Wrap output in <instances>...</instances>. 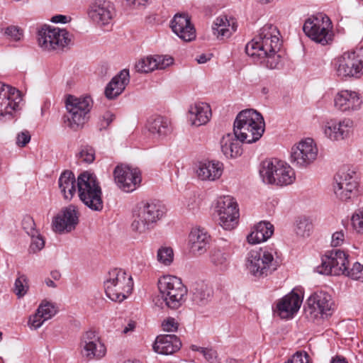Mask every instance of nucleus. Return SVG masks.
<instances>
[{
  "label": "nucleus",
  "instance_id": "ea45409f",
  "mask_svg": "<svg viewBox=\"0 0 363 363\" xmlns=\"http://www.w3.org/2000/svg\"><path fill=\"white\" fill-rule=\"evenodd\" d=\"M210 259L216 267L224 270L228 264L229 255L220 249H214L211 252Z\"/></svg>",
  "mask_w": 363,
  "mask_h": 363
},
{
  "label": "nucleus",
  "instance_id": "58836bf2",
  "mask_svg": "<svg viewBox=\"0 0 363 363\" xmlns=\"http://www.w3.org/2000/svg\"><path fill=\"white\" fill-rule=\"evenodd\" d=\"M278 51L267 52L265 55H255L261 60V64L269 69H277L281 64V57L277 53Z\"/></svg>",
  "mask_w": 363,
  "mask_h": 363
},
{
  "label": "nucleus",
  "instance_id": "3c124183",
  "mask_svg": "<svg viewBox=\"0 0 363 363\" xmlns=\"http://www.w3.org/2000/svg\"><path fill=\"white\" fill-rule=\"evenodd\" d=\"M285 363H311L308 354L305 351H298Z\"/></svg>",
  "mask_w": 363,
  "mask_h": 363
},
{
  "label": "nucleus",
  "instance_id": "a19ab883",
  "mask_svg": "<svg viewBox=\"0 0 363 363\" xmlns=\"http://www.w3.org/2000/svg\"><path fill=\"white\" fill-rule=\"evenodd\" d=\"M154 56L141 58L135 65V70L140 73H149L156 69L157 67Z\"/></svg>",
  "mask_w": 363,
  "mask_h": 363
},
{
  "label": "nucleus",
  "instance_id": "774afa93",
  "mask_svg": "<svg viewBox=\"0 0 363 363\" xmlns=\"http://www.w3.org/2000/svg\"><path fill=\"white\" fill-rule=\"evenodd\" d=\"M45 284L49 287H52V288H55L56 287L55 283L52 280H51L50 279H45Z\"/></svg>",
  "mask_w": 363,
  "mask_h": 363
},
{
  "label": "nucleus",
  "instance_id": "de8ad7c7",
  "mask_svg": "<svg viewBox=\"0 0 363 363\" xmlns=\"http://www.w3.org/2000/svg\"><path fill=\"white\" fill-rule=\"evenodd\" d=\"M191 349L194 351L200 352L203 355L205 359L210 363H218L217 353L212 349L200 347L196 345H192Z\"/></svg>",
  "mask_w": 363,
  "mask_h": 363
},
{
  "label": "nucleus",
  "instance_id": "dca6fc26",
  "mask_svg": "<svg viewBox=\"0 0 363 363\" xmlns=\"http://www.w3.org/2000/svg\"><path fill=\"white\" fill-rule=\"evenodd\" d=\"M333 302L331 296L324 291H316L311 294L307 300L305 313L307 317L315 318L318 315L328 317L333 311Z\"/></svg>",
  "mask_w": 363,
  "mask_h": 363
},
{
  "label": "nucleus",
  "instance_id": "bb28decb",
  "mask_svg": "<svg viewBox=\"0 0 363 363\" xmlns=\"http://www.w3.org/2000/svg\"><path fill=\"white\" fill-rule=\"evenodd\" d=\"M211 117V109L208 104L197 102L190 106L188 118L192 125L206 124Z\"/></svg>",
  "mask_w": 363,
  "mask_h": 363
},
{
  "label": "nucleus",
  "instance_id": "39448f33",
  "mask_svg": "<svg viewBox=\"0 0 363 363\" xmlns=\"http://www.w3.org/2000/svg\"><path fill=\"white\" fill-rule=\"evenodd\" d=\"M259 174L264 183L278 186L291 184L296 178L294 170L290 165L277 158L263 161Z\"/></svg>",
  "mask_w": 363,
  "mask_h": 363
},
{
  "label": "nucleus",
  "instance_id": "13d9d810",
  "mask_svg": "<svg viewBox=\"0 0 363 363\" xmlns=\"http://www.w3.org/2000/svg\"><path fill=\"white\" fill-rule=\"evenodd\" d=\"M345 241V233L343 230L335 232L332 235L331 245L333 247L340 246Z\"/></svg>",
  "mask_w": 363,
  "mask_h": 363
},
{
  "label": "nucleus",
  "instance_id": "49530a36",
  "mask_svg": "<svg viewBox=\"0 0 363 363\" xmlns=\"http://www.w3.org/2000/svg\"><path fill=\"white\" fill-rule=\"evenodd\" d=\"M345 276L350 277L354 280H359L363 282V265L359 262H355L351 269L349 268L348 265L346 267L345 273L343 274Z\"/></svg>",
  "mask_w": 363,
  "mask_h": 363
},
{
  "label": "nucleus",
  "instance_id": "423d86ee",
  "mask_svg": "<svg viewBox=\"0 0 363 363\" xmlns=\"http://www.w3.org/2000/svg\"><path fill=\"white\" fill-rule=\"evenodd\" d=\"M279 31L272 24H266L260 28L259 33L245 46L247 55H265L267 52L279 51L281 45Z\"/></svg>",
  "mask_w": 363,
  "mask_h": 363
},
{
  "label": "nucleus",
  "instance_id": "6ab92c4d",
  "mask_svg": "<svg viewBox=\"0 0 363 363\" xmlns=\"http://www.w3.org/2000/svg\"><path fill=\"white\" fill-rule=\"evenodd\" d=\"M21 92L14 87L0 84V117L9 115L20 108L22 101Z\"/></svg>",
  "mask_w": 363,
  "mask_h": 363
},
{
  "label": "nucleus",
  "instance_id": "f03ea898",
  "mask_svg": "<svg viewBox=\"0 0 363 363\" xmlns=\"http://www.w3.org/2000/svg\"><path fill=\"white\" fill-rule=\"evenodd\" d=\"M164 213L163 207L160 204L147 202L138 203L133 211L130 226L131 232L137 236L147 234Z\"/></svg>",
  "mask_w": 363,
  "mask_h": 363
},
{
  "label": "nucleus",
  "instance_id": "9b49d317",
  "mask_svg": "<svg viewBox=\"0 0 363 363\" xmlns=\"http://www.w3.org/2000/svg\"><path fill=\"white\" fill-rule=\"evenodd\" d=\"M357 182L356 172L347 167L340 169L334 177L333 190L342 201H347L356 195Z\"/></svg>",
  "mask_w": 363,
  "mask_h": 363
},
{
  "label": "nucleus",
  "instance_id": "79ce46f5",
  "mask_svg": "<svg viewBox=\"0 0 363 363\" xmlns=\"http://www.w3.org/2000/svg\"><path fill=\"white\" fill-rule=\"evenodd\" d=\"M53 34H55V38L52 40L55 43V49L65 47L71 40L69 33L65 29L53 28Z\"/></svg>",
  "mask_w": 363,
  "mask_h": 363
},
{
  "label": "nucleus",
  "instance_id": "c85d7f7f",
  "mask_svg": "<svg viewBox=\"0 0 363 363\" xmlns=\"http://www.w3.org/2000/svg\"><path fill=\"white\" fill-rule=\"evenodd\" d=\"M210 236L203 229H192L189 235L190 250L194 255H202L209 245Z\"/></svg>",
  "mask_w": 363,
  "mask_h": 363
},
{
  "label": "nucleus",
  "instance_id": "a878e982",
  "mask_svg": "<svg viewBox=\"0 0 363 363\" xmlns=\"http://www.w3.org/2000/svg\"><path fill=\"white\" fill-rule=\"evenodd\" d=\"M182 346V342L175 335H161L157 337L153 350L161 354H172L178 351Z\"/></svg>",
  "mask_w": 363,
  "mask_h": 363
},
{
  "label": "nucleus",
  "instance_id": "a18cd8bd",
  "mask_svg": "<svg viewBox=\"0 0 363 363\" xmlns=\"http://www.w3.org/2000/svg\"><path fill=\"white\" fill-rule=\"evenodd\" d=\"M157 260L160 263L168 266L174 259L173 250L169 247H162L157 251Z\"/></svg>",
  "mask_w": 363,
  "mask_h": 363
},
{
  "label": "nucleus",
  "instance_id": "c756f323",
  "mask_svg": "<svg viewBox=\"0 0 363 363\" xmlns=\"http://www.w3.org/2000/svg\"><path fill=\"white\" fill-rule=\"evenodd\" d=\"M223 172V165L218 161L200 162L196 174L201 180L215 181L219 179Z\"/></svg>",
  "mask_w": 363,
  "mask_h": 363
},
{
  "label": "nucleus",
  "instance_id": "e433bc0d",
  "mask_svg": "<svg viewBox=\"0 0 363 363\" xmlns=\"http://www.w3.org/2000/svg\"><path fill=\"white\" fill-rule=\"evenodd\" d=\"M55 34H53V28L50 26H45L38 31V44L45 50H55V43H53Z\"/></svg>",
  "mask_w": 363,
  "mask_h": 363
},
{
  "label": "nucleus",
  "instance_id": "9d476101",
  "mask_svg": "<svg viewBox=\"0 0 363 363\" xmlns=\"http://www.w3.org/2000/svg\"><path fill=\"white\" fill-rule=\"evenodd\" d=\"M330 20L325 16L320 15L307 19L303 26L306 35L313 41L323 45L333 41V34L330 30Z\"/></svg>",
  "mask_w": 363,
  "mask_h": 363
},
{
  "label": "nucleus",
  "instance_id": "cd10ccee",
  "mask_svg": "<svg viewBox=\"0 0 363 363\" xmlns=\"http://www.w3.org/2000/svg\"><path fill=\"white\" fill-rule=\"evenodd\" d=\"M130 82L129 71L121 70L107 84L105 89V95L108 99H113L118 96L125 89Z\"/></svg>",
  "mask_w": 363,
  "mask_h": 363
},
{
  "label": "nucleus",
  "instance_id": "c9c22d12",
  "mask_svg": "<svg viewBox=\"0 0 363 363\" xmlns=\"http://www.w3.org/2000/svg\"><path fill=\"white\" fill-rule=\"evenodd\" d=\"M191 300L194 304L199 306H206L212 298L213 290L207 285L196 284L191 289Z\"/></svg>",
  "mask_w": 363,
  "mask_h": 363
},
{
  "label": "nucleus",
  "instance_id": "aec40b11",
  "mask_svg": "<svg viewBox=\"0 0 363 363\" xmlns=\"http://www.w3.org/2000/svg\"><path fill=\"white\" fill-rule=\"evenodd\" d=\"M354 129V123L350 118L327 121L323 126L324 134L331 140L338 141L349 138Z\"/></svg>",
  "mask_w": 363,
  "mask_h": 363
},
{
  "label": "nucleus",
  "instance_id": "4468645a",
  "mask_svg": "<svg viewBox=\"0 0 363 363\" xmlns=\"http://www.w3.org/2000/svg\"><path fill=\"white\" fill-rule=\"evenodd\" d=\"M335 69L337 75L342 79L359 77L363 70L362 58L354 52H345L336 59Z\"/></svg>",
  "mask_w": 363,
  "mask_h": 363
},
{
  "label": "nucleus",
  "instance_id": "680f3d73",
  "mask_svg": "<svg viewBox=\"0 0 363 363\" xmlns=\"http://www.w3.org/2000/svg\"><path fill=\"white\" fill-rule=\"evenodd\" d=\"M51 21H52V22L56 23H65L67 22V16H64V15H56L52 18Z\"/></svg>",
  "mask_w": 363,
  "mask_h": 363
},
{
  "label": "nucleus",
  "instance_id": "37998d69",
  "mask_svg": "<svg viewBox=\"0 0 363 363\" xmlns=\"http://www.w3.org/2000/svg\"><path fill=\"white\" fill-rule=\"evenodd\" d=\"M312 228L311 223L305 217L298 218L296 220L295 232L301 237L308 236Z\"/></svg>",
  "mask_w": 363,
  "mask_h": 363
},
{
  "label": "nucleus",
  "instance_id": "72a5a7b5",
  "mask_svg": "<svg viewBox=\"0 0 363 363\" xmlns=\"http://www.w3.org/2000/svg\"><path fill=\"white\" fill-rule=\"evenodd\" d=\"M240 140L235 133H228L223 136L220 140L221 151L228 158H235L242 154Z\"/></svg>",
  "mask_w": 363,
  "mask_h": 363
},
{
  "label": "nucleus",
  "instance_id": "6e6d98bb",
  "mask_svg": "<svg viewBox=\"0 0 363 363\" xmlns=\"http://www.w3.org/2000/svg\"><path fill=\"white\" fill-rule=\"evenodd\" d=\"M30 140V135L28 131L24 130L18 133L16 137V145L19 147H25Z\"/></svg>",
  "mask_w": 363,
  "mask_h": 363
},
{
  "label": "nucleus",
  "instance_id": "c03bdc74",
  "mask_svg": "<svg viewBox=\"0 0 363 363\" xmlns=\"http://www.w3.org/2000/svg\"><path fill=\"white\" fill-rule=\"evenodd\" d=\"M28 279L26 275H20L15 281L13 291L18 298L23 297L28 290Z\"/></svg>",
  "mask_w": 363,
  "mask_h": 363
},
{
  "label": "nucleus",
  "instance_id": "7c9ffc66",
  "mask_svg": "<svg viewBox=\"0 0 363 363\" xmlns=\"http://www.w3.org/2000/svg\"><path fill=\"white\" fill-rule=\"evenodd\" d=\"M236 27L233 18H228L227 16L221 15L214 21L212 29L213 35H216L218 38L223 39L229 38L235 31Z\"/></svg>",
  "mask_w": 363,
  "mask_h": 363
},
{
  "label": "nucleus",
  "instance_id": "1a4fd4ad",
  "mask_svg": "<svg viewBox=\"0 0 363 363\" xmlns=\"http://www.w3.org/2000/svg\"><path fill=\"white\" fill-rule=\"evenodd\" d=\"M246 266L250 273L255 277H265L275 272L279 264L272 251L252 250L248 253Z\"/></svg>",
  "mask_w": 363,
  "mask_h": 363
},
{
  "label": "nucleus",
  "instance_id": "ddd939ff",
  "mask_svg": "<svg viewBox=\"0 0 363 363\" xmlns=\"http://www.w3.org/2000/svg\"><path fill=\"white\" fill-rule=\"evenodd\" d=\"M347 265L348 255L340 250H333L323 257L317 272L321 274L339 276L345 273Z\"/></svg>",
  "mask_w": 363,
  "mask_h": 363
},
{
  "label": "nucleus",
  "instance_id": "393cba45",
  "mask_svg": "<svg viewBox=\"0 0 363 363\" xmlns=\"http://www.w3.org/2000/svg\"><path fill=\"white\" fill-rule=\"evenodd\" d=\"M302 299L294 291L284 296L277 304V310L281 318H291L301 307Z\"/></svg>",
  "mask_w": 363,
  "mask_h": 363
},
{
  "label": "nucleus",
  "instance_id": "6e6552de",
  "mask_svg": "<svg viewBox=\"0 0 363 363\" xmlns=\"http://www.w3.org/2000/svg\"><path fill=\"white\" fill-rule=\"evenodd\" d=\"M104 289L108 298L113 301L121 302L132 293L133 278L121 269H113L108 272Z\"/></svg>",
  "mask_w": 363,
  "mask_h": 363
},
{
  "label": "nucleus",
  "instance_id": "8fccbe9b",
  "mask_svg": "<svg viewBox=\"0 0 363 363\" xmlns=\"http://www.w3.org/2000/svg\"><path fill=\"white\" fill-rule=\"evenodd\" d=\"M78 157L85 162L91 163L95 159V151L90 146L83 147L78 153Z\"/></svg>",
  "mask_w": 363,
  "mask_h": 363
},
{
  "label": "nucleus",
  "instance_id": "338daca9",
  "mask_svg": "<svg viewBox=\"0 0 363 363\" xmlns=\"http://www.w3.org/2000/svg\"><path fill=\"white\" fill-rule=\"evenodd\" d=\"M210 59H211L210 56L208 57L205 54H202L199 56V57L197 58L196 60H197L198 63L203 64V63H206L207 61H208Z\"/></svg>",
  "mask_w": 363,
  "mask_h": 363
},
{
  "label": "nucleus",
  "instance_id": "5701e85b",
  "mask_svg": "<svg viewBox=\"0 0 363 363\" xmlns=\"http://www.w3.org/2000/svg\"><path fill=\"white\" fill-rule=\"evenodd\" d=\"M172 31L182 40L190 42L196 38V30L186 14L177 13L171 21Z\"/></svg>",
  "mask_w": 363,
  "mask_h": 363
},
{
  "label": "nucleus",
  "instance_id": "864d4df0",
  "mask_svg": "<svg viewBox=\"0 0 363 363\" xmlns=\"http://www.w3.org/2000/svg\"><path fill=\"white\" fill-rule=\"evenodd\" d=\"M5 33L15 41L19 40L23 36V30L16 26L7 27Z\"/></svg>",
  "mask_w": 363,
  "mask_h": 363
},
{
  "label": "nucleus",
  "instance_id": "09e8293b",
  "mask_svg": "<svg viewBox=\"0 0 363 363\" xmlns=\"http://www.w3.org/2000/svg\"><path fill=\"white\" fill-rule=\"evenodd\" d=\"M37 312L41 315V317L44 318L45 320L51 318L55 314V307L50 303H41L38 308L37 309Z\"/></svg>",
  "mask_w": 363,
  "mask_h": 363
},
{
  "label": "nucleus",
  "instance_id": "2f4dec72",
  "mask_svg": "<svg viewBox=\"0 0 363 363\" xmlns=\"http://www.w3.org/2000/svg\"><path fill=\"white\" fill-rule=\"evenodd\" d=\"M149 132L155 137L163 138L172 132L169 121L161 116H155L149 118L147 123Z\"/></svg>",
  "mask_w": 363,
  "mask_h": 363
},
{
  "label": "nucleus",
  "instance_id": "0eeeda50",
  "mask_svg": "<svg viewBox=\"0 0 363 363\" xmlns=\"http://www.w3.org/2000/svg\"><path fill=\"white\" fill-rule=\"evenodd\" d=\"M158 289L164 305L172 309L179 308L185 301L187 289L180 279L174 276H163L159 279Z\"/></svg>",
  "mask_w": 363,
  "mask_h": 363
},
{
  "label": "nucleus",
  "instance_id": "b1692460",
  "mask_svg": "<svg viewBox=\"0 0 363 363\" xmlns=\"http://www.w3.org/2000/svg\"><path fill=\"white\" fill-rule=\"evenodd\" d=\"M334 101L335 107L341 111H357L362 104L359 93L347 89L339 91Z\"/></svg>",
  "mask_w": 363,
  "mask_h": 363
},
{
  "label": "nucleus",
  "instance_id": "e2e57ef3",
  "mask_svg": "<svg viewBox=\"0 0 363 363\" xmlns=\"http://www.w3.org/2000/svg\"><path fill=\"white\" fill-rule=\"evenodd\" d=\"M330 363H348L347 359L342 355L333 357Z\"/></svg>",
  "mask_w": 363,
  "mask_h": 363
},
{
  "label": "nucleus",
  "instance_id": "20e7f679",
  "mask_svg": "<svg viewBox=\"0 0 363 363\" xmlns=\"http://www.w3.org/2000/svg\"><path fill=\"white\" fill-rule=\"evenodd\" d=\"M67 125L74 130L82 128L89 119V113L93 107V100L89 96L79 97L67 96L65 101Z\"/></svg>",
  "mask_w": 363,
  "mask_h": 363
},
{
  "label": "nucleus",
  "instance_id": "412c9836",
  "mask_svg": "<svg viewBox=\"0 0 363 363\" xmlns=\"http://www.w3.org/2000/svg\"><path fill=\"white\" fill-rule=\"evenodd\" d=\"M79 223V213L76 206L69 205L59 213L52 220L55 232H71Z\"/></svg>",
  "mask_w": 363,
  "mask_h": 363
},
{
  "label": "nucleus",
  "instance_id": "f704fd0d",
  "mask_svg": "<svg viewBox=\"0 0 363 363\" xmlns=\"http://www.w3.org/2000/svg\"><path fill=\"white\" fill-rule=\"evenodd\" d=\"M59 187L65 199L71 200L76 193L77 179L71 171L63 172L58 180Z\"/></svg>",
  "mask_w": 363,
  "mask_h": 363
},
{
  "label": "nucleus",
  "instance_id": "603ef678",
  "mask_svg": "<svg viewBox=\"0 0 363 363\" xmlns=\"http://www.w3.org/2000/svg\"><path fill=\"white\" fill-rule=\"evenodd\" d=\"M154 57L157 63L156 69H164L174 62L173 58L169 56L155 55Z\"/></svg>",
  "mask_w": 363,
  "mask_h": 363
},
{
  "label": "nucleus",
  "instance_id": "4be33fe9",
  "mask_svg": "<svg viewBox=\"0 0 363 363\" xmlns=\"http://www.w3.org/2000/svg\"><path fill=\"white\" fill-rule=\"evenodd\" d=\"M115 15L113 4L106 0H95L89 6V17L99 25L109 24Z\"/></svg>",
  "mask_w": 363,
  "mask_h": 363
},
{
  "label": "nucleus",
  "instance_id": "f8f14e48",
  "mask_svg": "<svg viewBox=\"0 0 363 363\" xmlns=\"http://www.w3.org/2000/svg\"><path fill=\"white\" fill-rule=\"evenodd\" d=\"M318 152L313 140L306 138L292 147L290 161L296 167L306 168L316 160Z\"/></svg>",
  "mask_w": 363,
  "mask_h": 363
},
{
  "label": "nucleus",
  "instance_id": "f3484780",
  "mask_svg": "<svg viewBox=\"0 0 363 363\" xmlns=\"http://www.w3.org/2000/svg\"><path fill=\"white\" fill-rule=\"evenodd\" d=\"M79 347L82 357L89 360L101 359L106 352L104 344L93 330L86 331L82 335Z\"/></svg>",
  "mask_w": 363,
  "mask_h": 363
},
{
  "label": "nucleus",
  "instance_id": "f257e3e1",
  "mask_svg": "<svg viewBox=\"0 0 363 363\" xmlns=\"http://www.w3.org/2000/svg\"><path fill=\"white\" fill-rule=\"evenodd\" d=\"M265 130L262 114L254 109L240 111L234 121L233 132L242 143H252L259 140Z\"/></svg>",
  "mask_w": 363,
  "mask_h": 363
},
{
  "label": "nucleus",
  "instance_id": "052dcab7",
  "mask_svg": "<svg viewBox=\"0 0 363 363\" xmlns=\"http://www.w3.org/2000/svg\"><path fill=\"white\" fill-rule=\"evenodd\" d=\"M352 224L353 228L359 233L363 232V219H361V216L358 213H355L352 216Z\"/></svg>",
  "mask_w": 363,
  "mask_h": 363
},
{
  "label": "nucleus",
  "instance_id": "4c0bfd02",
  "mask_svg": "<svg viewBox=\"0 0 363 363\" xmlns=\"http://www.w3.org/2000/svg\"><path fill=\"white\" fill-rule=\"evenodd\" d=\"M26 223L30 224L32 230V232H28V234L30 235L32 238V241L30 246V250L33 252H38L44 247L45 241L40 235H38V232L34 229L33 226L35 223L33 218L30 217L26 218L24 220V225Z\"/></svg>",
  "mask_w": 363,
  "mask_h": 363
},
{
  "label": "nucleus",
  "instance_id": "69168bd1",
  "mask_svg": "<svg viewBox=\"0 0 363 363\" xmlns=\"http://www.w3.org/2000/svg\"><path fill=\"white\" fill-rule=\"evenodd\" d=\"M125 1L129 4L137 5V6L145 5L148 1V0H125Z\"/></svg>",
  "mask_w": 363,
  "mask_h": 363
},
{
  "label": "nucleus",
  "instance_id": "a211bd4d",
  "mask_svg": "<svg viewBox=\"0 0 363 363\" xmlns=\"http://www.w3.org/2000/svg\"><path fill=\"white\" fill-rule=\"evenodd\" d=\"M113 175L118 187L125 192L135 191L142 181L140 169L126 165L117 166Z\"/></svg>",
  "mask_w": 363,
  "mask_h": 363
},
{
  "label": "nucleus",
  "instance_id": "7ed1b4c3",
  "mask_svg": "<svg viewBox=\"0 0 363 363\" xmlns=\"http://www.w3.org/2000/svg\"><path fill=\"white\" fill-rule=\"evenodd\" d=\"M77 191L80 201L90 210H103L102 190L95 174L88 172L80 174L77 177Z\"/></svg>",
  "mask_w": 363,
  "mask_h": 363
},
{
  "label": "nucleus",
  "instance_id": "0e129e2a",
  "mask_svg": "<svg viewBox=\"0 0 363 363\" xmlns=\"http://www.w3.org/2000/svg\"><path fill=\"white\" fill-rule=\"evenodd\" d=\"M135 322L133 320L129 321L128 325L124 328L123 333L125 334L128 333L129 332L133 331L135 328Z\"/></svg>",
  "mask_w": 363,
  "mask_h": 363
},
{
  "label": "nucleus",
  "instance_id": "2eb2a0df",
  "mask_svg": "<svg viewBox=\"0 0 363 363\" xmlns=\"http://www.w3.org/2000/svg\"><path fill=\"white\" fill-rule=\"evenodd\" d=\"M216 212L220 225L225 230H232L238 224L239 211L233 198L229 196L220 197L217 201Z\"/></svg>",
  "mask_w": 363,
  "mask_h": 363
},
{
  "label": "nucleus",
  "instance_id": "473e14b6",
  "mask_svg": "<svg viewBox=\"0 0 363 363\" xmlns=\"http://www.w3.org/2000/svg\"><path fill=\"white\" fill-rule=\"evenodd\" d=\"M274 233V226L269 222L261 221L255 225L252 232L247 235V242L255 245L268 240Z\"/></svg>",
  "mask_w": 363,
  "mask_h": 363
},
{
  "label": "nucleus",
  "instance_id": "5fc2aeb1",
  "mask_svg": "<svg viewBox=\"0 0 363 363\" xmlns=\"http://www.w3.org/2000/svg\"><path fill=\"white\" fill-rule=\"evenodd\" d=\"M45 321V319L41 317V315L36 311L33 315L30 317L28 324L30 328L35 330L39 328Z\"/></svg>",
  "mask_w": 363,
  "mask_h": 363
},
{
  "label": "nucleus",
  "instance_id": "bf43d9fd",
  "mask_svg": "<svg viewBox=\"0 0 363 363\" xmlns=\"http://www.w3.org/2000/svg\"><path fill=\"white\" fill-rule=\"evenodd\" d=\"M162 328L164 331L174 332L178 328V323L174 318H169L162 323Z\"/></svg>",
  "mask_w": 363,
  "mask_h": 363
},
{
  "label": "nucleus",
  "instance_id": "4d7b16f0",
  "mask_svg": "<svg viewBox=\"0 0 363 363\" xmlns=\"http://www.w3.org/2000/svg\"><path fill=\"white\" fill-rule=\"evenodd\" d=\"M115 119V115L110 111L106 112L101 120L100 130L106 129Z\"/></svg>",
  "mask_w": 363,
  "mask_h": 363
}]
</instances>
